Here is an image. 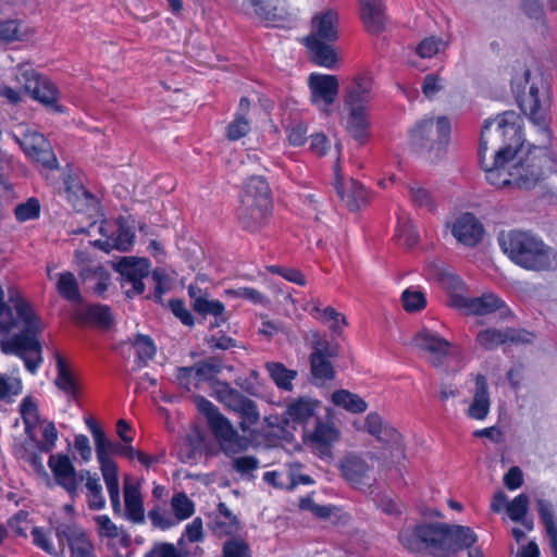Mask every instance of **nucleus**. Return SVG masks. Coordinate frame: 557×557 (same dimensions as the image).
<instances>
[{
  "mask_svg": "<svg viewBox=\"0 0 557 557\" xmlns=\"http://www.w3.org/2000/svg\"><path fill=\"white\" fill-rule=\"evenodd\" d=\"M9 302H4V292L0 286V333H8L13 327H21L18 334L0 341V349L5 355H15L23 359L25 368L35 374L42 362L41 346L37 334L41 332L42 324L29 302L16 288H10Z\"/></svg>",
  "mask_w": 557,
  "mask_h": 557,
  "instance_id": "nucleus-1",
  "label": "nucleus"
},
{
  "mask_svg": "<svg viewBox=\"0 0 557 557\" xmlns=\"http://www.w3.org/2000/svg\"><path fill=\"white\" fill-rule=\"evenodd\" d=\"M398 540L412 553L426 549L434 557H448L468 549V557H484L482 549H471L478 536L470 527L422 522L401 529Z\"/></svg>",
  "mask_w": 557,
  "mask_h": 557,
  "instance_id": "nucleus-2",
  "label": "nucleus"
},
{
  "mask_svg": "<svg viewBox=\"0 0 557 557\" xmlns=\"http://www.w3.org/2000/svg\"><path fill=\"white\" fill-rule=\"evenodd\" d=\"M497 132L503 138L502 147L495 152L491 162H486L488 133L494 123L492 119L484 121L479 143L478 157L481 168L485 172L486 181L497 188L515 186L512 169L508 163L515 159L523 146V127L519 124V115L506 111L496 117Z\"/></svg>",
  "mask_w": 557,
  "mask_h": 557,
  "instance_id": "nucleus-3",
  "label": "nucleus"
},
{
  "mask_svg": "<svg viewBox=\"0 0 557 557\" xmlns=\"http://www.w3.org/2000/svg\"><path fill=\"white\" fill-rule=\"evenodd\" d=\"M95 449L113 512L115 515H123V517L133 522H139V485L132 479L125 478L123 507L120 499L117 466L112 459L114 455L133 457V447L131 445L113 443L103 433L102 435L97 434Z\"/></svg>",
  "mask_w": 557,
  "mask_h": 557,
  "instance_id": "nucleus-4",
  "label": "nucleus"
},
{
  "mask_svg": "<svg viewBox=\"0 0 557 557\" xmlns=\"http://www.w3.org/2000/svg\"><path fill=\"white\" fill-rule=\"evenodd\" d=\"M498 244L503 252L522 269L548 271L557 265V252L530 232H502Z\"/></svg>",
  "mask_w": 557,
  "mask_h": 557,
  "instance_id": "nucleus-5",
  "label": "nucleus"
},
{
  "mask_svg": "<svg viewBox=\"0 0 557 557\" xmlns=\"http://www.w3.org/2000/svg\"><path fill=\"white\" fill-rule=\"evenodd\" d=\"M530 76V70L525 69L521 77L511 79V88L516 94V100L521 111L549 139L552 131L547 117V111L550 107L548 86L543 78H540L539 82L533 81L529 86V91L525 92Z\"/></svg>",
  "mask_w": 557,
  "mask_h": 557,
  "instance_id": "nucleus-6",
  "label": "nucleus"
},
{
  "mask_svg": "<svg viewBox=\"0 0 557 557\" xmlns=\"http://www.w3.org/2000/svg\"><path fill=\"white\" fill-rule=\"evenodd\" d=\"M197 406L199 411L206 417L214 438L226 456L236 455L249 448L250 440L240 435L212 401L199 396L197 398Z\"/></svg>",
  "mask_w": 557,
  "mask_h": 557,
  "instance_id": "nucleus-7",
  "label": "nucleus"
},
{
  "mask_svg": "<svg viewBox=\"0 0 557 557\" xmlns=\"http://www.w3.org/2000/svg\"><path fill=\"white\" fill-rule=\"evenodd\" d=\"M414 345L422 351L428 362L435 369L447 370L451 361L460 360V346L447 341L437 332L422 329L413 337Z\"/></svg>",
  "mask_w": 557,
  "mask_h": 557,
  "instance_id": "nucleus-8",
  "label": "nucleus"
},
{
  "mask_svg": "<svg viewBox=\"0 0 557 557\" xmlns=\"http://www.w3.org/2000/svg\"><path fill=\"white\" fill-rule=\"evenodd\" d=\"M450 137V123L446 116L423 119L409 131V143L412 148L442 149L447 146Z\"/></svg>",
  "mask_w": 557,
  "mask_h": 557,
  "instance_id": "nucleus-9",
  "label": "nucleus"
},
{
  "mask_svg": "<svg viewBox=\"0 0 557 557\" xmlns=\"http://www.w3.org/2000/svg\"><path fill=\"white\" fill-rule=\"evenodd\" d=\"M548 161L547 151L534 146L511 166L515 186L522 189L533 188L544 178Z\"/></svg>",
  "mask_w": 557,
  "mask_h": 557,
  "instance_id": "nucleus-10",
  "label": "nucleus"
},
{
  "mask_svg": "<svg viewBox=\"0 0 557 557\" xmlns=\"http://www.w3.org/2000/svg\"><path fill=\"white\" fill-rule=\"evenodd\" d=\"M55 483L65 490L72 499L79 493V485L84 482L88 470L77 471L67 455L52 454L48 460Z\"/></svg>",
  "mask_w": 557,
  "mask_h": 557,
  "instance_id": "nucleus-11",
  "label": "nucleus"
},
{
  "mask_svg": "<svg viewBox=\"0 0 557 557\" xmlns=\"http://www.w3.org/2000/svg\"><path fill=\"white\" fill-rule=\"evenodd\" d=\"M338 356V347L327 341L313 343V350L309 356L310 373L315 385H322L335 379L336 372L331 361Z\"/></svg>",
  "mask_w": 557,
  "mask_h": 557,
  "instance_id": "nucleus-12",
  "label": "nucleus"
},
{
  "mask_svg": "<svg viewBox=\"0 0 557 557\" xmlns=\"http://www.w3.org/2000/svg\"><path fill=\"white\" fill-rule=\"evenodd\" d=\"M14 138L27 158L32 161L50 170L58 166L57 158L52 152L49 143L41 134L36 131L27 129L22 134V136L14 135Z\"/></svg>",
  "mask_w": 557,
  "mask_h": 557,
  "instance_id": "nucleus-13",
  "label": "nucleus"
},
{
  "mask_svg": "<svg viewBox=\"0 0 557 557\" xmlns=\"http://www.w3.org/2000/svg\"><path fill=\"white\" fill-rule=\"evenodd\" d=\"M308 86L311 92V102L321 111L330 113L331 106L335 102L339 83L335 75L311 73L308 77Z\"/></svg>",
  "mask_w": 557,
  "mask_h": 557,
  "instance_id": "nucleus-14",
  "label": "nucleus"
},
{
  "mask_svg": "<svg viewBox=\"0 0 557 557\" xmlns=\"http://www.w3.org/2000/svg\"><path fill=\"white\" fill-rule=\"evenodd\" d=\"M98 230L104 238L89 242V244L106 252L113 249L126 251L133 246L135 233L123 224L104 222L98 226Z\"/></svg>",
  "mask_w": 557,
  "mask_h": 557,
  "instance_id": "nucleus-15",
  "label": "nucleus"
},
{
  "mask_svg": "<svg viewBox=\"0 0 557 557\" xmlns=\"http://www.w3.org/2000/svg\"><path fill=\"white\" fill-rule=\"evenodd\" d=\"M535 335L523 329L506 327L498 330L495 327H487L481 330L476 335V342L485 350H494L498 346L506 343L511 344H530L533 342Z\"/></svg>",
  "mask_w": 557,
  "mask_h": 557,
  "instance_id": "nucleus-16",
  "label": "nucleus"
},
{
  "mask_svg": "<svg viewBox=\"0 0 557 557\" xmlns=\"http://www.w3.org/2000/svg\"><path fill=\"white\" fill-rule=\"evenodd\" d=\"M55 535L60 545L67 542L72 557H96L95 548L86 532L72 523H60L55 527Z\"/></svg>",
  "mask_w": 557,
  "mask_h": 557,
  "instance_id": "nucleus-17",
  "label": "nucleus"
},
{
  "mask_svg": "<svg viewBox=\"0 0 557 557\" xmlns=\"http://www.w3.org/2000/svg\"><path fill=\"white\" fill-rule=\"evenodd\" d=\"M272 213L273 206L262 203L246 205L245 202H239L236 209V218L239 227L252 234L260 232L268 225Z\"/></svg>",
  "mask_w": 557,
  "mask_h": 557,
  "instance_id": "nucleus-18",
  "label": "nucleus"
},
{
  "mask_svg": "<svg viewBox=\"0 0 557 557\" xmlns=\"http://www.w3.org/2000/svg\"><path fill=\"white\" fill-rule=\"evenodd\" d=\"M339 431L333 423L317 419L312 432L305 435V443L314 449L320 458L332 456V448L339 441Z\"/></svg>",
  "mask_w": 557,
  "mask_h": 557,
  "instance_id": "nucleus-19",
  "label": "nucleus"
},
{
  "mask_svg": "<svg viewBox=\"0 0 557 557\" xmlns=\"http://www.w3.org/2000/svg\"><path fill=\"white\" fill-rule=\"evenodd\" d=\"M451 233L460 244L472 248L482 240L484 227L473 213L466 212L455 220Z\"/></svg>",
  "mask_w": 557,
  "mask_h": 557,
  "instance_id": "nucleus-20",
  "label": "nucleus"
},
{
  "mask_svg": "<svg viewBox=\"0 0 557 557\" xmlns=\"http://www.w3.org/2000/svg\"><path fill=\"white\" fill-rule=\"evenodd\" d=\"M150 260L141 257V281L149 278L152 282L153 290L146 296L156 304L163 306V296L171 289V277L164 268H156L150 271ZM145 292V284L141 282V295Z\"/></svg>",
  "mask_w": 557,
  "mask_h": 557,
  "instance_id": "nucleus-21",
  "label": "nucleus"
},
{
  "mask_svg": "<svg viewBox=\"0 0 557 557\" xmlns=\"http://www.w3.org/2000/svg\"><path fill=\"white\" fill-rule=\"evenodd\" d=\"M341 470L344 479L358 490L370 487L374 481L371 476V467L356 455L346 456Z\"/></svg>",
  "mask_w": 557,
  "mask_h": 557,
  "instance_id": "nucleus-22",
  "label": "nucleus"
},
{
  "mask_svg": "<svg viewBox=\"0 0 557 557\" xmlns=\"http://www.w3.org/2000/svg\"><path fill=\"white\" fill-rule=\"evenodd\" d=\"M334 188L336 195L343 200L350 211H358L366 207L370 200L368 189L358 181L350 180L349 186L346 189L343 178L335 172Z\"/></svg>",
  "mask_w": 557,
  "mask_h": 557,
  "instance_id": "nucleus-23",
  "label": "nucleus"
},
{
  "mask_svg": "<svg viewBox=\"0 0 557 557\" xmlns=\"http://www.w3.org/2000/svg\"><path fill=\"white\" fill-rule=\"evenodd\" d=\"M239 202L273 206L272 191L267 178L261 175L249 176L244 182Z\"/></svg>",
  "mask_w": 557,
  "mask_h": 557,
  "instance_id": "nucleus-24",
  "label": "nucleus"
},
{
  "mask_svg": "<svg viewBox=\"0 0 557 557\" xmlns=\"http://www.w3.org/2000/svg\"><path fill=\"white\" fill-rule=\"evenodd\" d=\"M113 268L121 276L120 283L126 298H135L139 293V259L122 257Z\"/></svg>",
  "mask_w": 557,
  "mask_h": 557,
  "instance_id": "nucleus-25",
  "label": "nucleus"
},
{
  "mask_svg": "<svg viewBox=\"0 0 557 557\" xmlns=\"http://www.w3.org/2000/svg\"><path fill=\"white\" fill-rule=\"evenodd\" d=\"M360 18L368 33L377 35L385 29L383 0H359Z\"/></svg>",
  "mask_w": 557,
  "mask_h": 557,
  "instance_id": "nucleus-26",
  "label": "nucleus"
},
{
  "mask_svg": "<svg viewBox=\"0 0 557 557\" xmlns=\"http://www.w3.org/2000/svg\"><path fill=\"white\" fill-rule=\"evenodd\" d=\"M64 185L67 201L76 211L86 213L96 211L97 199L78 181L66 176Z\"/></svg>",
  "mask_w": 557,
  "mask_h": 557,
  "instance_id": "nucleus-27",
  "label": "nucleus"
},
{
  "mask_svg": "<svg viewBox=\"0 0 557 557\" xmlns=\"http://www.w3.org/2000/svg\"><path fill=\"white\" fill-rule=\"evenodd\" d=\"M373 79L367 74H359L351 81L345 107H361L367 109V104L372 98Z\"/></svg>",
  "mask_w": 557,
  "mask_h": 557,
  "instance_id": "nucleus-28",
  "label": "nucleus"
},
{
  "mask_svg": "<svg viewBox=\"0 0 557 557\" xmlns=\"http://www.w3.org/2000/svg\"><path fill=\"white\" fill-rule=\"evenodd\" d=\"M488 383L484 374H476L473 400L468 409V416L474 420H484L490 412Z\"/></svg>",
  "mask_w": 557,
  "mask_h": 557,
  "instance_id": "nucleus-29",
  "label": "nucleus"
},
{
  "mask_svg": "<svg viewBox=\"0 0 557 557\" xmlns=\"http://www.w3.org/2000/svg\"><path fill=\"white\" fill-rule=\"evenodd\" d=\"M308 50L311 54V61L322 67L334 69L337 63V54L335 50L324 40H320L314 36L306 38Z\"/></svg>",
  "mask_w": 557,
  "mask_h": 557,
  "instance_id": "nucleus-30",
  "label": "nucleus"
},
{
  "mask_svg": "<svg viewBox=\"0 0 557 557\" xmlns=\"http://www.w3.org/2000/svg\"><path fill=\"white\" fill-rule=\"evenodd\" d=\"M346 108L349 112L346 125L347 132L355 140L359 141L360 144L366 143L369 137L370 127L367 109L361 107Z\"/></svg>",
  "mask_w": 557,
  "mask_h": 557,
  "instance_id": "nucleus-31",
  "label": "nucleus"
},
{
  "mask_svg": "<svg viewBox=\"0 0 557 557\" xmlns=\"http://www.w3.org/2000/svg\"><path fill=\"white\" fill-rule=\"evenodd\" d=\"M211 530L218 536L234 535L240 530L238 517L223 502L218 505V515L211 523Z\"/></svg>",
  "mask_w": 557,
  "mask_h": 557,
  "instance_id": "nucleus-32",
  "label": "nucleus"
},
{
  "mask_svg": "<svg viewBox=\"0 0 557 557\" xmlns=\"http://www.w3.org/2000/svg\"><path fill=\"white\" fill-rule=\"evenodd\" d=\"M314 34L312 36L326 42H335L338 38V15L329 10L312 20Z\"/></svg>",
  "mask_w": 557,
  "mask_h": 557,
  "instance_id": "nucleus-33",
  "label": "nucleus"
},
{
  "mask_svg": "<svg viewBox=\"0 0 557 557\" xmlns=\"http://www.w3.org/2000/svg\"><path fill=\"white\" fill-rule=\"evenodd\" d=\"M321 403L318 399L298 397L287 405L286 413L295 423L306 424L314 417Z\"/></svg>",
  "mask_w": 557,
  "mask_h": 557,
  "instance_id": "nucleus-34",
  "label": "nucleus"
},
{
  "mask_svg": "<svg viewBox=\"0 0 557 557\" xmlns=\"http://www.w3.org/2000/svg\"><path fill=\"white\" fill-rule=\"evenodd\" d=\"M462 306L474 315H485L505 308V302L495 294H483L480 297L463 299Z\"/></svg>",
  "mask_w": 557,
  "mask_h": 557,
  "instance_id": "nucleus-35",
  "label": "nucleus"
},
{
  "mask_svg": "<svg viewBox=\"0 0 557 557\" xmlns=\"http://www.w3.org/2000/svg\"><path fill=\"white\" fill-rule=\"evenodd\" d=\"M196 374L201 384L209 383L218 387V376L223 372L224 361L219 356H211L195 362Z\"/></svg>",
  "mask_w": 557,
  "mask_h": 557,
  "instance_id": "nucleus-36",
  "label": "nucleus"
},
{
  "mask_svg": "<svg viewBox=\"0 0 557 557\" xmlns=\"http://www.w3.org/2000/svg\"><path fill=\"white\" fill-rule=\"evenodd\" d=\"M536 508L549 537L550 552L554 557H557V524L555 521L553 505L546 499H537Z\"/></svg>",
  "mask_w": 557,
  "mask_h": 557,
  "instance_id": "nucleus-37",
  "label": "nucleus"
},
{
  "mask_svg": "<svg viewBox=\"0 0 557 557\" xmlns=\"http://www.w3.org/2000/svg\"><path fill=\"white\" fill-rule=\"evenodd\" d=\"M29 95L34 100L39 101L52 110L62 111L61 107L57 104L59 91L54 84L45 76L38 82L37 86H34Z\"/></svg>",
  "mask_w": 557,
  "mask_h": 557,
  "instance_id": "nucleus-38",
  "label": "nucleus"
},
{
  "mask_svg": "<svg viewBox=\"0 0 557 557\" xmlns=\"http://www.w3.org/2000/svg\"><path fill=\"white\" fill-rule=\"evenodd\" d=\"M265 368L275 385L286 392L293 389V381L297 377V371L287 369L282 362H267Z\"/></svg>",
  "mask_w": 557,
  "mask_h": 557,
  "instance_id": "nucleus-39",
  "label": "nucleus"
},
{
  "mask_svg": "<svg viewBox=\"0 0 557 557\" xmlns=\"http://www.w3.org/2000/svg\"><path fill=\"white\" fill-rule=\"evenodd\" d=\"M332 403L352 413H362L367 410V403L357 394L347 389H337L332 393Z\"/></svg>",
  "mask_w": 557,
  "mask_h": 557,
  "instance_id": "nucleus-40",
  "label": "nucleus"
},
{
  "mask_svg": "<svg viewBox=\"0 0 557 557\" xmlns=\"http://www.w3.org/2000/svg\"><path fill=\"white\" fill-rule=\"evenodd\" d=\"M55 287L62 298L72 302L81 300L78 282L72 272L64 271L57 274Z\"/></svg>",
  "mask_w": 557,
  "mask_h": 557,
  "instance_id": "nucleus-41",
  "label": "nucleus"
},
{
  "mask_svg": "<svg viewBox=\"0 0 557 557\" xmlns=\"http://www.w3.org/2000/svg\"><path fill=\"white\" fill-rule=\"evenodd\" d=\"M85 485L87 488V503L88 507L92 510H101L106 507V498L102 493V485L98 475L88 474L85 476Z\"/></svg>",
  "mask_w": 557,
  "mask_h": 557,
  "instance_id": "nucleus-42",
  "label": "nucleus"
},
{
  "mask_svg": "<svg viewBox=\"0 0 557 557\" xmlns=\"http://www.w3.org/2000/svg\"><path fill=\"white\" fill-rule=\"evenodd\" d=\"M215 394L216 398L221 403H223L228 409L235 412L239 409L242 403H244L247 398L242 392L231 387L230 383L226 381L218 382Z\"/></svg>",
  "mask_w": 557,
  "mask_h": 557,
  "instance_id": "nucleus-43",
  "label": "nucleus"
},
{
  "mask_svg": "<svg viewBox=\"0 0 557 557\" xmlns=\"http://www.w3.org/2000/svg\"><path fill=\"white\" fill-rule=\"evenodd\" d=\"M57 370L55 385L66 395L74 397L76 395V381L65 360L60 356L57 357Z\"/></svg>",
  "mask_w": 557,
  "mask_h": 557,
  "instance_id": "nucleus-44",
  "label": "nucleus"
},
{
  "mask_svg": "<svg viewBox=\"0 0 557 557\" xmlns=\"http://www.w3.org/2000/svg\"><path fill=\"white\" fill-rule=\"evenodd\" d=\"M193 310L201 315L202 318H207L208 315L218 317L225 313V305L219 299H208L197 298L193 304Z\"/></svg>",
  "mask_w": 557,
  "mask_h": 557,
  "instance_id": "nucleus-45",
  "label": "nucleus"
},
{
  "mask_svg": "<svg viewBox=\"0 0 557 557\" xmlns=\"http://www.w3.org/2000/svg\"><path fill=\"white\" fill-rule=\"evenodd\" d=\"M174 376L177 385L186 392L197 389L201 385L196 374L195 363L190 367H177Z\"/></svg>",
  "mask_w": 557,
  "mask_h": 557,
  "instance_id": "nucleus-46",
  "label": "nucleus"
},
{
  "mask_svg": "<svg viewBox=\"0 0 557 557\" xmlns=\"http://www.w3.org/2000/svg\"><path fill=\"white\" fill-rule=\"evenodd\" d=\"M411 202L417 208H426L430 212L436 210V203L431 191L419 185L408 186Z\"/></svg>",
  "mask_w": 557,
  "mask_h": 557,
  "instance_id": "nucleus-47",
  "label": "nucleus"
},
{
  "mask_svg": "<svg viewBox=\"0 0 557 557\" xmlns=\"http://www.w3.org/2000/svg\"><path fill=\"white\" fill-rule=\"evenodd\" d=\"M396 236L398 240L408 248L417 246L420 242V235L410 220H398Z\"/></svg>",
  "mask_w": 557,
  "mask_h": 557,
  "instance_id": "nucleus-48",
  "label": "nucleus"
},
{
  "mask_svg": "<svg viewBox=\"0 0 557 557\" xmlns=\"http://www.w3.org/2000/svg\"><path fill=\"white\" fill-rule=\"evenodd\" d=\"M250 122L243 113H236L226 126L225 137L230 141H237L250 132Z\"/></svg>",
  "mask_w": 557,
  "mask_h": 557,
  "instance_id": "nucleus-49",
  "label": "nucleus"
},
{
  "mask_svg": "<svg viewBox=\"0 0 557 557\" xmlns=\"http://www.w3.org/2000/svg\"><path fill=\"white\" fill-rule=\"evenodd\" d=\"M403 308L407 312H418L426 307L425 294L421 290L407 288L401 294Z\"/></svg>",
  "mask_w": 557,
  "mask_h": 557,
  "instance_id": "nucleus-50",
  "label": "nucleus"
},
{
  "mask_svg": "<svg viewBox=\"0 0 557 557\" xmlns=\"http://www.w3.org/2000/svg\"><path fill=\"white\" fill-rule=\"evenodd\" d=\"M22 392V381L18 377L8 374H0V399L4 401H13Z\"/></svg>",
  "mask_w": 557,
  "mask_h": 557,
  "instance_id": "nucleus-51",
  "label": "nucleus"
},
{
  "mask_svg": "<svg viewBox=\"0 0 557 557\" xmlns=\"http://www.w3.org/2000/svg\"><path fill=\"white\" fill-rule=\"evenodd\" d=\"M171 504L177 521L186 520L195 512V505L185 493L175 494Z\"/></svg>",
  "mask_w": 557,
  "mask_h": 557,
  "instance_id": "nucleus-52",
  "label": "nucleus"
},
{
  "mask_svg": "<svg viewBox=\"0 0 557 557\" xmlns=\"http://www.w3.org/2000/svg\"><path fill=\"white\" fill-rule=\"evenodd\" d=\"M42 77V75H40L28 64H21L16 67L15 79L17 83L23 85L24 90L28 94L34 88V86L38 85V82Z\"/></svg>",
  "mask_w": 557,
  "mask_h": 557,
  "instance_id": "nucleus-53",
  "label": "nucleus"
},
{
  "mask_svg": "<svg viewBox=\"0 0 557 557\" xmlns=\"http://www.w3.org/2000/svg\"><path fill=\"white\" fill-rule=\"evenodd\" d=\"M375 438L386 447L395 449L404 456L405 448L403 443V435L392 425L386 423L382 429V433L379 434Z\"/></svg>",
  "mask_w": 557,
  "mask_h": 557,
  "instance_id": "nucleus-54",
  "label": "nucleus"
},
{
  "mask_svg": "<svg viewBox=\"0 0 557 557\" xmlns=\"http://www.w3.org/2000/svg\"><path fill=\"white\" fill-rule=\"evenodd\" d=\"M222 557H252L247 542L239 537H231L224 542Z\"/></svg>",
  "mask_w": 557,
  "mask_h": 557,
  "instance_id": "nucleus-55",
  "label": "nucleus"
},
{
  "mask_svg": "<svg viewBox=\"0 0 557 557\" xmlns=\"http://www.w3.org/2000/svg\"><path fill=\"white\" fill-rule=\"evenodd\" d=\"M267 270L269 273L280 275L284 280L294 283L298 286H305L307 284L306 276L300 270L296 268L273 264L267 267Z\"/></svg>",
  "mask_w": 557,
  "mask_h": 557,
  "instance_id": "nucleus-56",
  "label": "nucleus"
},
{
  "mask_svg": "<svg viewBox=\"0 0 557 557\" xmlns=\"http://www.w3.org/2000/svg\"><path fill=\"white\" fill-rule=\"evenodd\" d=\"M33 543L45 550L47 554L52 555L54 557H64V549L58 553L51 542L49 534L42 529L35 527L32 530Z\"/></svg>",
  "mask_w": 557,
  "mask_h": 557,
  "instance_id": "nucleus-57",
  "label": "nucleus"
},
{
  "mask_svg": "<svg viewBox=\"0 0 557 557\" xmlns=\"http://www.w3.org/2000/svg\"><path fill=\"white\" fill-rule=\"evenodd\" d=\"M236 412L239 413L243 418V421L240 422L243 430H246L248 425L257 424L260 420V413L257 404L248 397L244 403H242V406Z\"/></svg>",
  "mask_w": 557,
  "mask_h": 557,
  "instance_id": "nucleus-58",
  "label": "nucleus"
},
{
  "mask_svg": "<svg viewBox=\"0 0 557 557\" xmlns=\"http://www.w3.org/2000/svg\"><path fill=\"white\" fill-rule=\"evenodd\" d=\"M225 294L233 298L246 299L255 305H262L267 297L258 289L249 286L226 289Z\"/></svg>",
  "mask_w": 557,
  "mask_h": 557,
  "instance_id": "nucleus-59",
  "label": "nucleus"
},
{
  "mask_svg": "<svg viewBox=\"0 0 557 557\" xmlns=\"http://www.w3.org/2000/svg\"><path fill=\"white\" fill-rule=\"evenodd\" d=\"M145 557H188V553L177 549L172 543L156 542Z\"/></svg>",
  "mask_w": 557,
  "mask_h": 557,
  "instance_id": "nucleus-60",
  "label": "nucleus"
},
{
  "mask_svg": "<svg viewBox=\"0 0 557 557\" xmlns=\"http://www.w3.org/2000/svg\"><path fill=\"white\" fill-rule=\"evenodd\" d=\"M529 508V497L525 494L517 495L508 505L507 512L512 521H521Z\"/></svg>",
  "mask_w": 557,
  "mask_h": 557,
  "instance_id": "nucleus-61",
  "label": "nucleus"
},
{
  "mask_svg": "<svg viewBox=\"0 0 557 557\" xmlns=\"http://www.w3.org/2000/svg\"><path fill=\"white\" fill-rule=\"evenodd\" d=\"M40 205L37 199L29 198L26 202L16 206L14 213L20 222L34 220L39 216Z\"/></svg>",
  "mask_w": 557,
  "mask_h": 557,
  "instance_id": "nucleus-62",
  "label": "nucleus"
},
{
  "mask_svg": "<svg viewBox=\"0 0 557 557\" xmlns=\"http://www.w3.org/2000/svg\"><path fill=\"white\" fill-rule=\"evenodd\" d=\"M444 42L441 38H437L435 36H430L424 38L416 48V52L419 57L425 59V58H432L436 55L441 48L443 47Z\"/></svg>",
  "mask_w": 557,
  "mask_h": 557,
  "instance_id": "nucleus-63",
  "label": "nucleus"
},
{
  "mask_svg": "<svg viewBox=\"0 0 557 557\" xmlns=\"http://www.w3.org/2000/svg\"><path fill=\"white\" fill-rule=\"evenodd\" d=\"M88 318L99 326L107 327L112 322L111 310L106 305H92L87 311Z\"/></svg>",
  "mask_w": 557,
  "mask_h": 557,
  "instance_id": "nucleus-64",
  "label": "nucleus"
}]
</instances>
